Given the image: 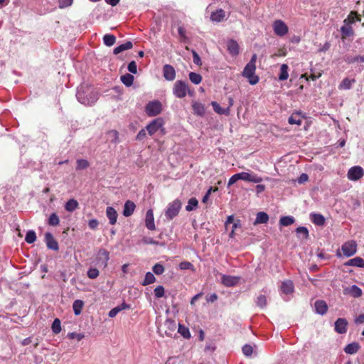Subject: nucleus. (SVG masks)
Returning <instances> with one entry per match:
<instances>
[{"instance_id": "47", "label": "nucleus", "mask_w": 364, "mask_h": 364, "mask_svg": "<svg viewBox=\"0 0 364 364\" xmlns=\"http://www.w3.org/2000/svg\"><path fill=\"white\" fill-rule=\"evenodd\" d=\"M60 220L56 213H52L48 218V225L52 226H56L59 224Z\"/></svg>"}, {"instance_id": "12", "label": "nucleus", "mask_w": 364, "mask_h": 364, "mask_svg": "<svg viewBox=\"0 0 364 364\" xmlns=\"http://www.w3.org/2000/svg\"><path fill=\"white\" fill-rule=\"evenodd\" d=\"M164 121L161 118H156L151 121L146 127V129L149 135L154 134L163 126Z\"/></svg>"}, {"instance_id": "20", "label": "nucleus", "mask_w": 364, "mask_h": 364, "mask_svg": "<svg viewBox=\"0 0 364 364\" xmlns=\"http://www.w3.org/2000/svg\"><path fill=\"white\" fill-rule=\"evenodd\" d=\"M136 205L134 202L127 200L124 205L123 215L125 217L132 215L134 211Z\"/></svg>"}, {"instance_id": "15", "label": "nucleus", "mask_w": 364, "mask_h": 364, "mask_svg": "<svg viewBox=\"0 0 364 364\" xmlns=\"http://www.w3.org/2000/svg\"><path fill=\"white\" fill-rule=\"evenodd\" d=\"M45 242L48 249L55 251L58 250V243L50 232H46L45 234Z\"/></svg>"}, {"instance_id": "7", "label": "nucleus", "mask_w": 364, "mask_h": 364, "mask_svg": "<svg viewBox=\"0 0 364 364\" xmlns=\"http://www.w3.org/2000/svg\"><path fill=\"white\" fill-rule=\"evenodd\" d=\"M343 254L346 257L354 255L357 252V243L355 240H348L341 246Z\"/></svg>"}, {"instance_id": "16", "label": "nucleus", "mask_w": 364, "mask_h": 364, "mask_svg": "<svg viewBox=\"0 0 364 364\" xmlns=\"http://www.w3.org/2000/svg\"><path fill=\"white\" fill-rule=\"evenodd\" d=\"M348 322L346 318H339L335 322V331L340 334L347 331Z\"/></svg>"}, {"instance_id": "19", "label": "nucleus", "mask_w": 364, "mask_h": 364, "mask_svg": "<svg viewBox=\"0 0 364 364\" xmlns=\"http://www.w3.org/2000/svg\"><path fill=\"white\" fill-rule=\"evenodd\" d=\"M227 46L228 52L232 56H235L239 54V45L235 40H230L228 42Z\"/></svg>"}, {"instance_id": "50", "label": "nucleus", "mask_w": 364, "mask_h": 364, "mask_svg": "<svg viewBox=\"0 0 364 364\" xmlns=\"http://www.w3.org/2000/svg\"><path fill=\"white\" fill-rule=\"evenodd\" d=\"M288 122L290 124H297L301 125L302 120L301 119L298 117L297 115L292 114L289 117Z\"/></svg>"}, {"instance_id": "61", "label": "nucleus", "mask_w": 364, "mask_h": 364, "mask_svg": "<svg viewBox=\"0 0 364 364\" xmlns=\"http://www.w3.org/2000/svg\"><path fill=\"white\" fill-rule=\"evenodd\" d=\"M241 226L240 221L239 220H236L233 224L232 227V230L229 234V237L231 238H233L235 236V231L237 228H240Z\"/></svg>"}, {"instance_id": "54", "label": "nucleus", "mask_w": 364, "mask_h": 364, "mask_svg": "<svg viewBox=\"0 0 364 364\" xmlns=\"http://www.w3.org/2000/svg\"><path fill=\"white\" fill-rule=\"evenodd\" d=\"M348 63H354L356 62L364 63V55H357L353 58H348L346 60Z\"/></svg>"}, {"instance_id": "64", "label": "nucleus", "mask_w": 364, "mask_h": 364, "mask_svg": "<svg viewBox=\"0 0 364 364\" xmlns=\"http://www.w3.org/2000/svg\"><path fill=\"white\" fill-rule=\"evenodd\" d=\"M238 180H240L238 173H236V174H234L233 176H232L228 181V188H229L230 186L233 185Z\"/></svg>"}, {"instance_id": "14", "label": "nucleus", "mask_w": 364, "mask_h": 364, "mask_svg": "<svg viewBox=\"0 0 364 364\" xmlns=\"http://www.w3.org/2000/svg\"><path fill=\"white\" fill-rule=\"evenodd\" d=\"M163 75L166 80H173L176 77V71L174 68L171 65L166 64L163 67Z\"/></svg>"}, {"instance_id": "5", "label": "nucleus", "mask_w": 364, "mask_h": 364, "mask_svg": "<svg viewBox=\"0 0 364 364\" xmlns=\"http://www.w3.org/2000/svg\"><path fill=\"white\" fill-rule=\"evenodd\" d=\"M162 111V105L159 100L149 102L145 107V112L149 117H155Z\"/></svg>"}, {"instance_id": "53", "label": "nucleus", "mask_w": 364, "mask_h": 364, "mask_svg": "<svg viewBox=\"0 0 364 364\" xmlns=\"http://www.w3.org/2000/svg\"><path fill=\"white\" fill-rule=\"evenodd\" d=\"M153 272H154V274H156V275H161L164 273V267H163L162 264H161L160 263H156L154 267H153Z\"/></svg>"}, {"instance_id": "39", "label": "nucleus", "mask_w": 364, "mask_h": 364, "mask_svg": "<svg viewBox=\"0 0 364 364\" xmlns=\"http://www.w3.org/2000/svg\"><path fill=\"white\" fill-rule=\"evenodd\" d=\"M198 205V201L196 198H191L188 201V205L186 206V210L188 212L195 210Z\"/></svg>"}, {"instance_id": "52", "label": "nucleus", "mask_w": 364, "mask_h": 364, "mask_svg": "<svg viewBox=\"0 0 364 364\" xmlns=\"http://www.w3.org/2000/svg\"><path fill=\"white\" fill-rule=\"evenodd\" d=\"M99 270L97 268H90L87 271V277L90 279H96L99 276Z\"/></svg>"}, {"instance_id": "8", "label": "nucleus", "mask_w": 364, "mask_h": 364, "mask_svg": "<svg viewBox=\"0 0 364 364\" xmlns=\"http://www.w3.org/2000/svg\"><path fill=\"white\" fill-rule=\"evenodd\" d=\"M274 33L279 37H283L289 32L287 25L282 20H275L272 23Z\"/></svg>"}, {"instance_id": "60", "label": "nucleus", "mask_w": 364, "mask_h": 364, "mask_svg": "<svg viewBox=\"0 0 364 364\" xmlns=\"http://www.w3.org/2000/svg\"><path fill=\"white\" fill-rule=\"evenodd\" d=\"M128 70L133 74H136L137 73V66L135 61H131L127 67Z\"/></svg>"}, {"instance_id": "3", "label": "nucleus", "mask_w": 364, "mask_h": 364, "mask_svg": "<svg viewBox=\"0 0 364 364\" xmlns=\"http://www.w3.org/2000/svg\"><path fill=\"white\" fill-rule=\"evenodd\" d=\"M256 71V66H251L249 65H246L242 75L247 79L248 82L252 85H255L259 82V77L255 74Z\"/></svg>"}, {"instance_id": "29", "label": "nucleus", "mask_w": 364, "mask_h": 364, "mask_svg": "<svg viewBox=\"0 0 364 364\" xmlns=\"http://www.w3.org/2000/svg\"><path fill=\"white\" fill-rule=\"evenodd\" d=\"M132 47H133V43L131 41H127L126 43L117 46L114 49L113 53L114 55H117L124 50L132 48Z\"/></svg>"}, {"instance_id": "21", "label": "nucleus", "mask_w": 364, "mask_h": 364, "mask_svg": "<svg viewBox=\"0 0 364 364\" xmlns=\"http://www.w3.org/2000/svg\"><path fill=\"white\" fill-rule=\"evenodd\" d=\"M106 215L111 225H114L117 220V213L112 207H107L106 209Z\"/></svg>"}, {"instance_id": "38", "label": "nucleus", "mask_w": 364, "mask_h": 364, "mask_svg": "<svg viewBox=\"0 0 364 364\" xmlns=\"http://www.w3.org/2000/svg\"><path fill=\"white\" fill-rule=\"evenodd\" d=\"M116 37L112 34H105L103 37V42L107 46H112L115 43Z\"/></svg>"}, {"instance_id": "24", "label": "nucleus", "mask_w": 364, "mask_h": 364, "mask_svg": "<svg viewBox=\"0 0 364 364\" xmlns=\"http://www.w3.org/2000/svg\"><path fill=\"white\" fill-rule=\"evenodd\" d=\"M311 222L318 226H323L325 224V218L319 213H312L310 214Z\"/></svg>"}, {"instance_id": "37", "label": "nucleus", "mask_w": 364, "mask_h": 364, "mask_svg": "<svg viewBox=\"0 0 364 364\" xmlns=\"http://www.w3.org/2000/svg\"><path fill=\"white\" fill-rule=\"evenodd\" d=\"M78 207V203L75 199H70L65 203V208L68 212L74 211Z\"/></svg>"}, {"instance_id": "56", "label": "nucleus", "mask_w": 364, "mask_h": 364, "mask_svg": "<svg viewBox=\"0 0 364 364\" xmlns=\"http://www.w3.org/2000/svg\"><path fill=\"white\" fill-rule=\"evenodd\" d=\"M179 267L181 269H184V270L185 269L194 270L193 265L191 262H186V261L181 262L179 264Z\"/></svg>"}, {"instance_id": "45", "label": "nucleus", "mask_w": 364, "mask_h": 364, "mask_svg": "<svg viewBox=\"0 0 364 364\" xmlns=\"http://www.w3.org/2000/svg\"><path fill=\"white\" fill-rule=\"evenodd\" d=\"M76 164L77 170H84L86 169L90 166L89 162L85 159H77Z\"/></svg>"}, {"instance_id": "36", "label": "nucleus", "mask_w": 364, "mask_h": 364, "mask_svg": "<svg viewBox=\"0 0 364 364\" xmlns=\"http://www.w3.org/2000/svg\"><path fill=\"white\" fill-rule=\"evenodd\" d=\"M355 82V79L344 78L339 85V89L349 90L351 88L352 85Z\"/></svg>"}, {"instance_id": "30", "label": "nucleus", "mask_w": 364, "mask_h": 364, "mask_svg": "<svg viewBox=\"0 0 364 364\" xmlns=\"http://www.w3.org/2000/svg\"><path fill=\"white\" fill-rule=\"evenodd\" d=\"M269 220V215L264 212H259L257 214L254 225L265 224Z\"/></svg>"}, {"instance_id": "59", "label": "nucleus", "mask_w": 364, "mask_h": 364, "mask_svg": "<svg viewBox=\"0 0 364 364\" xmlns=\"http://www.w3.org/2000/svg\"><path fill=\"white\" fill-rule=\"evenodd\" d=\"M59 8L64 9L72 5L73 0H58Z\"/></svg>"}, {"instance_id": "32", "label": "nucleus", "mask_w": 364, "mask_h": 364, "mask_svg": "<svg viewBox=\"0 0 364 364\" xmlns=\"http://www.w3.org/2000/svg\"><path fill=\"white\" fill-rule=\"evenodd\" d=\"M295 222V219L293 216H282L279 220V225L283 227L289 226Z\"/></svg>"}, {"instance_id": "9", "label": "nucleus", "mask_w": 364, "mask_h": 364, "mask_svg": "<svg viewBox=\"0 0 364 364\" xmlns=\"http://www.w3.org/2000/svg\"><path fill=\"white\" fill-rule=\"evenodd\" d=\"M239 178L240 180L247 181V182H252L255 183H261L263 179L261 176H258L257 174L255 173L252 171L250 172H240L238 173Z\"/></svg>"}, {"instance_id": "18", "label": "nucleus", "mask_w": 364, "mask_h": 364, "mask_svg": "<svg viewBox=\"0 0 364 364\" xmlns=\"http://www.w3.org/2000/svg\"><path fill=\"white\" fill-rule=\"evenodd\" d=\"M315 311L317 314L323 315L328 310L326 303L323 300H317L314 304Z\"/></svg>"}, {"instance_id": "43", "label": "nucleus", "mask_w": 364, "mask_h": 364, "mask_svg": "<svg viewBox=\"0 0 364 364\" xmlns=\"http://www.w3.org/2000/svg\"><path fill=\"white\" fill-rule=\"evenodd\" d=\"M189 79L193 84L198 85L202 80V77L196 73L191 72L189 73Z\"/></svg>"}, {"instance_id": "40", "label": "nucleus", "mask_w": 364, "mask_h": 364, "mask_svg": "<svg viewBox=\"0 0 364 364\" xmlns=\"http://www.w3.org/2000/svg\"><path fill=\"white\" fill-rule=\"evenodd\" d=\"M341 31L344 36L349 37L353 34V30L350 24H346L341 28Z\"/></svg>"}, {"instance_id": "55", "label": "nucleus", "mask_w": 364, "mask_h": 364, "mask_svg": "<svg viewBox=\"0 0 364 364\" xmlns=\"http://www.w3.org/2000/svg\"><path fill=\"white\" fill-rule=\"evenodd\" d=\"M242 353L245 356H250L253 353V348L252 346L245 344L242 347Z\"/></svg>"}, {"instance_id": "35", "label": "nucleus", "mask_w": 364, "mask_h": 364, "mask_svg": "<svg viewBox=\"0 0 364 364\" xmlns=\"http://www.w3.org/2000/svg\"><path fill=\"white\" fill-rule=\"evenodd\" d=\"M288 65L287 64H282L280 68V73L279 75V80L281 81H284L288 79L289 73H288Z\"/></svg>"}, {"instance_id": "17", "label": "nucleus", "mask_w": 364, "mask_h": 364, "mask_svg": "<svg viewBox=\"0 0 364 364\" xmlns=\"http://www.w3.org/2000/svg\"><path fill=\"white\" fill-rule=\"evenodd\" d=\"M145 225L150 230H154L156 229L152 209L148 210L146 213Z\"/></svg>"}, {"instance_id": "51", "label": "nucleus", "mask_w": 364, "mask_h": 364, "mask_svg": "<svg viewBox=\"0 0 364 364\" xmlns=\"http://www.w3.org/2000/svg\"><path fill=\"white\" fill-rule=\"evenodd\" d=\"M296 232L298 235L300 234L303 235L305 239H307L309 237V230L306 227H299L296 229Z\"/></svg>"}, {"instance_id": "4", "label": "nucleus", "mask_w": 364, "mask_h": 364, "mask_svg": "<svg viewBox=\"0 0 364 364\" xmlns=\"http://www.w3.org/2000/svg\"><path fill=\"white\" fill-rule=\"evenodd\" d=\"M190 90L188 84L182 80H178L175 82L173 87V93L178 98H183L189 93Z\"/></svg>"}, {"instance_id": "31", "label": "nucleus", "mask_w": 364, "mask_h": 364, "mask_svg": "<svg viewBox=\"0 0 364 364\" xmlns=\"http://www.w3.org/2000/svg\"><path fill=\"white\" fill-rule=\"evenodd\" d=\"M211 105L213 106V108L215 112L220 114H226L228 115L230 113V109L229 107L227 108H222L220 105L216 102H212Z\"/></svg>"}, {"instance_id": "57", "label": "nucleus", "mask_w": 364, "mask_h": 364, "mask_svg": "<svg viewBox=\"0 0 364 364\" xmlns=\"http://www.w3.org/2000/svg\"><path fill=\"white\" fill-rule=\"evenodd\" d=\"M155 296L161 298L164 295V289L162 286H158L154 289Z\"/></svg>"}, {"instance_id": "22", "label": "nucleus", "mask_w": 364, "mask_h": 364, "mask_svg": "<svg viewBox=\"0 0 364 364\" xmlns=\"http://www.w3.org/2000/svg\"><path fill=\"white\" fill-rule=\"evenodd\" d=\"M280 289L283 294H291L294 291L293 282L291 280L284 281L281 284Z\"/></svg>"}, {"instance_id": "63", "label": "nucleus", "mask_w": 364, "mask_h": 364, "mask_svg": "<svg viewBox=\"0 0 364 364\" xmlns=\"http://www.w3.org/2000/svg\"><path fill=\"white\" fill-rule=\"evenodd\" d=\"M192 54L193 63L197 65H200L202 62L199 55L195 50H192Z\"/></svg>"}, {"instance_id": "44", "label": "nucleus", "mask_w": 364, "mask_h": 364, "mask_svg": "<svg viewBox=\"0 0 364 364\" xmlns=\"http://www.w3.org/2000/svg\"><path fill=\"white\" fill-rule=\"evenodd\" d=\"M36 240V235L33 230H28L26 235L25 240L28 244L33 243Z\"/></svg>"}, {"instance_id": "58", "label": "nucleus", "mask_w": 364, "mask_h": 364, "mask_svg": "<svg viewBox=\"0 0 364 364\" xmlns=\"http://www.w3.org/2000/svg\"><path fill=\"white\" fill-rule=\"evenodd\" d=\"M178 33L181 38V41L186 42L187 40V36L186 35V30L183 27L179 26L178 28Z\"/></svg>"}, {"instance_id": "6", "label": "nucleus", "mask_w": 364, "mask_h": 364, "mask_svg": "<svg viewBox=\"0 0 364 364\" xmlns=\"http://www.w3.org/2000/svg\"><path fill=\"white\" fill-rule=\"evenodd\" d=\"M109 252L105 249H100L95 258V265L103 269L107 267Z\"/></svg>"}, {"instance_id": "26", "label": "nucleus", "mask_w": 364, "mask_h": 364, "mask_svg": "<svg viewBox=\"0 0 364 364\" xmlns=\"http://www.w3.org/2000/svg\"><path fill=\"white\" fill-rule=\"evenodd\" d=\"M225 16V11L223 9H217L214 12H212V14L210 15V19L212 21L220 22L224 19Z\"/></svg>"}, {"instance_id": "1", "label": "nucleus", "mask_w": 364, "mask_h": 364, "mask_svg": "<svg viewBox=\"0 0 364 364\" xmlns=\"http://www.w3.org/2000/svg\"><path fill=\"white\" fill-rule=\"evenodd\" d=\"M76 97L79 102L85 105H92L97 100V93L88 85H80L77 90Z\"/></svg>"}, {"instance_id": "34", "label": "nucleus", "mask_w": 364, "mask_h": 364, "mask_svg": "<svg viewBox=\"0 0 364 364\" xmlns=\"http://www.w3.org/2000/svg\"><path fill=\"white\" fill-rule=\"evenodd\" d=\"M122 82L127 87H130L133 82L134 77L132 75L127 73L124 75H122L121 77Z\"/></svg>"}, {"instance_id": "10", "label": "nucleus", "mask_w": 364, "mask_h": 364, "mask_svg": "<svg viewBox=\"0 0 364 364\" xmlns=\"http://www.w3.org/2000/svg\"><path fill=\"white\" fill-rule=\"evenodd\" d=\"M364 176V170L361 166H355L351 167L347 173L348 178L350 181H358Z\"/></svg>"}, {"instance_id": "11", "label": "nucleus", "mask_w": 364, "mask_h": 364, "mask_svg": "<svg viewBox=\"0 0 364 364\" xmlns=\"http://www.w3.org/2000/svg\"><path fill=\"white\" fill-rule=\"evenodd\" d=\"M176 328V322L172 319H166L159 329L160 331H164V333L169 337H171Z\"/></svg>"}, {"instance_id": "46", "label": "nucleus", "mask_w": 364, "mask_h": 364, "mask_svg": "<svg viewBox=\"0 0 364 364\" xmlns=\"http://www.w3.org/2000/svg\"><path fill=\"white\" fill-rule=\"evenodd\" d=\"M178 333L185 338H189L191 337L189 329L181 324H178Z\"/></svg>"}, {"instance_id": "62", "label": "nucleus", "mask_w": 364, "mask_h": 364, "mask_svg": "<svg viewBox=\"0 0 364 364\" xmlns=\"http://www.w3.org/2000/svg\"><path fill=\"white\" fill-rule=\"evenodd\" d=\"M68 337L70 339L76 338L77 341H81L84 338V335L82 333H77L75 332L69 333L68 334Z\"/></svg>"}, {"instance_id": "27", "label": "nucleus", "mask_w": 364, "mask_h": 364, "mask_svg": "<svg viewBox=\"0 0 364 364\" xmlns=\"http://www.w3.org/2000/svg\"><path fill=\"white\" fill-rule=\"evenodd\" d=\"M346 266H352L358 267H364V259L361 257H357L349 259L345 263Z\"/></svg>"}, {"instance_id": "33", "label": "nucleus", "mask_w": 364, "mask_h": 364, "mask_svg": "<svg viewBox=\"0 0 364 364\" xmlns=\"http://www.w3.org/2000/svg\"><path fill=\"white\" fill-rule=\"evenodd\" d=\"M84 302L82 300H75L73 304V309L75 315L78 316L81 314Z\"/></svg>"}, {"instance_id": "2", "label": "nucleus", "mask_w": 364, "mask_h": 364, "mask_svg": "<svg viewBox=\"0 0 364 364\" xmlns=\"http://www.w3.org/2000/svg\"><path fill=\"white\" fill-rule=\"evenodd\" d=\"M181 208V203L178 199L174 200L173 202L170 203L167 208L165 211V217L168 220H172L175 218L179 213Z\"/></svg>"}, {"instance_id": "49", "label": "nucleus", "mask_w": 364, "mask_h": 364, "mask_svg": "<svg viewBox=\"0 0 364 364\" xmlns=\"http://www.w3.org/2000/svg\"><path fill=\"white\" fill-rule=\"evenodd\" d=\"M108 138L110 141L114 144L117 143L118 141V132L116 130H111L107 133Z\"/></svg>"}, {"instance_id": "13", "label": "nucleus", "mask_w": 364, "mask_h": 364, "mask_svg": "<svg viewBox=\"0 0 364 364\" xmlns=\"http://www.w3.org/2000/svg\"><path fill=\"white\" fill-rule=\"evenodd\" d=\"M240 279L239 277L222 274L221 283L227 287H235L238 284Z\"/></svg>"}, {"instance_id": "48", "label": "nucleus", "mask_w": 364, "mask_h": 364, "mask_svg": "<svg viewBox=\"0 0 364 364\" xmlns=\"http://www.w3.org/2000/svg\"><path fill=\"white\" fill-rule=\"evenodd\" d=\"M257 306L260 308H264L267 305V298L264 295H259L256 299Z\"/></svg>"}, {"instance_id": "23", "label": "nucleus", "mask_w": 364, "mask_h": 364, "mask_svg": "<svg viewBox=\"0 0 364 364\" xmlns=\"http://www.w3.org/2000/svg\"><path fill=\"white\" fill-rule=\"evenodd\" d=\"M362 290L356 285H352L350 287L345 289V294H348L354 298H358L362 295Z\"/></svg>"}, {"instance_id": "28", "label": "nucleus", "mask_w": 364, "mask_h": 364, "mask_svg": "<svg viewBox=\"0 0 364 364\" xmlns=\"http://www.w3.org/2000/svg\"><path fill=\"white\" fill-rule=\"evenodd\" d=\"M193 112L198 116H203L205 112V108L203 104L195 102L192 105Z\"/></svg>"}, {"instance_id": "41", "label": "nucleus", "mask_w": 364, "mask_h": 364, "mask_svg": "<svg viewBox=\"0 0 364 364\" xmlns=\"http://www.w3.org/2000/svg\"><path fill=\"white\" fill-rule=\"evenodd\" d=\"M54 334H58L61 331V323L59 318H55L51 326Z\"/></svg>"}, {"instance_id": "42", "label": "nucleus", "mask_w": 364, "mask_h": 364, "mask_svg": "<svg viewBox=\"0 0 364 364\" xmlns=\"http://www.w3.org/2000/svg\"><path fill=\"white\" fill-rule=\"evenodd\" d=\"M156 280L154 275L151 272H147L145 275L144 279L142 282V285L146 286L153 284Z\"/></svg>"}, {"instance_id": "25", "label": "nucleus", "mask_w": 364, "mask_h": 364, "mask_svg": "<svg viewBox=\"0 0 364 364\" xmlns=\"http://www.w3.org/2000/svg\"><path fill=\"white\" fill-rule=\"evenodd\" d=\"M360 348V346L358 342H353L348 344L345 348L344 351L347 354L353 355L356 353L359 349Z\"/></svg>"}]
</instances>
